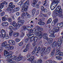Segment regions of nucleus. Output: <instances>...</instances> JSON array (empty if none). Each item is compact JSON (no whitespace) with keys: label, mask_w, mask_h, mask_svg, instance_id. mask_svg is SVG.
Instances as JSON below:
<instances>
[{"label":"nucleus","mask_w":63,"mask_h":63,"mask_svg":"<svg viewBox=\"0 0 63 63\" xmlns=\"http://www.w3.org/2000/svg\"><path fill=\"white\" fill-rule=\"evenodd\" d=\"M59 47H56V52L58 53L57 55H58L60 56H63V52H60L61 50H59Z\"/></svg>","instance_id":"10"},{"label":"nucleus","mask_w":63,"mask_h":63,"mask_svg":"<svg viewBox=\"0 0 63 63\" xmlns=\"http://www.w3.org/2000/svg\"><path fill=\"white\" fill-rule=\"evenodd\" d=\"M29 0H27V1L25 3V5H26L25 6H23V8H22V12H24L26 11V9L28 8V5L29 4Z\"/></svg>","instance_id":"4"},{"label":"nucleus","mask_w":63,"mask_h":63,"mask_svg":"<svg viewBox=\"0 0 63 63\" xmlns=\"http://www.w3.org/2000/svg\"><path fill=\"white\" fill-rule=\"evenodd\" d=\"M13 46H11V47H5V48H7L8 50H12L13 49Z\"/></svg>","instance_id":"34"},{"label":"nucleus","mask_w":63,"mask_h":63,"mask_svg":"<svg viewBox=\"0 0 63 63\" xmlns=\"http://www.w3.org/2000/svg\"><path fill=\"white\" fill-rule=\"evenodd\" d=\"M53 32H58L59 31V28H58L56 27H53V29L52 30H51Z\"/></svg>","instance_id":"16"},{"label":"nucleus","mask_w":63,"mask_h":63,"mask_svg":"<svg viewBox=\"0 0 63 63\" xmlns=\"http://www.w3.org/2000/svg\"><path fill=\"white\" fill-rule=\"evenodd\" d=\"M36 4V1L35 0H33V3H32V6L34 7L35 6V5Z\"/></svg>","instance_id":"28"},{"label":"nucleus","mask_w":63,"mask_h":63,"mask_svg":"<svg viewBox=\"0 0 63 63\" xmlns=\"http://www.w3.org/2000/svg\"><path fill=\"white\" fill-rule=\"evenodd\" d=\"M51 22V19L50 18H49L48 20L47 21V24H49Z\"/></svg>","instance_id":"36"},{"label":"nucleus","mask_w":63,"mask_h":63,"mask_svg":"<svg viewBox=\"0 0 63 63\" xmlns=\"http://www.w3.org/2000/svg\"><path fill=\"white\" fill-rule=\"evenodd\" d=\"M8 62L9 63H15V62L12 61L11 59H9L8 60Z\"/></svg>","instance_id":"33"},{"label":"nucleus","mask_w":63,"mask_h":63,"mask_svg":"<svg viewBox=\"0 0 63 63\" xmlns=\"http://www.w3.org/2000/svg\"><path fill=\"white\" fill-rule=\"evenodd\" d=\"M19 57H16V56H13L12 57H11V58H12V59L14 60H17L18 61H20L22 60V58H23V57L21 56L20 54L19 55Z\"/></svg>","instance_id":"6"},{"label":"nucleus","mask_w":63,"mask_h":63,"mask_svg":"<svg viewBox=\"0 0 63 63\" xmlns=\"http://www.w3.org/2000/svg\"><path fill=\"white\" fill-rule=\"evenodd\" d=\"M55 58H56L58 60H61L62 59V58L61 57L59 56L55 57Z\"/></svg>","instance_id":"41"},{"label":"nucleus","mask_w":63,"mask_h":63,"mask_svg":"<svg viewBox=\"0 0 63 63\" xmlns=\"http://www.w3.org/2000/svg\"><path fill=\"white\" fill-rule=\"evenodd\" d=\"M29 33L30 34H31L32 33V32H35L37 31L36 30V29L35 28H34V29H33V31L31 30V31H29Z\"/></svg>","instance_id":"27"},{"label":"nucleus","mask_w":63,"mask_h":63,"mask_svg":"<svg viewBox=\"0 0 63 63\" xmlns=\"http://www.w3.org/2000/svg\"><path fill=\"white\" fill-rule=\"evenodd\" d=\"M3 52H4V56L7 57V59L11 58V57L12 56V55H11L12 54V52L9 51V52H8L7 51L5 50Z\"/></svg>","instance_id":"3"},{"label":"nucleus","mask_w":63,"mask_h":63,"mask_svg":"<svg viewBox=\"0 0 63 63\" xmlns=\"http://www.w3.org/2000/svg\"><path fill=\"white\" fill-rule=\"evenodd\" d=\"M28 48H25V49L24 50H23V52H25L27 51H28Z\"/></svg>","instance_id":"50"},{"label":"nucleus","mask_w":63,"mask_h":63,"mask_svg":"<svg viewBox=\"0 0 63 63\" xmlns=\"http://www.w3.org/2000/svg\"><path fill=\"white\" fill-rule=\"evenodd\" d=\"M42 63V60H39L37 61V63Z\"/></svg>","instance_id":"47"},{"label":"nucleus","mask_w":63,"mask_h":63,"mask_svg":"<svg viewBox=\"0 0 63 63\" xmlns=\"http://www.w3.org/2000/svg\"><path fill=\"white\" fill-rule=\"evenodd\" d=\"M18 24L19 25V24H17L15 22H13V24H12V25H13V26L15 27V26H16L17 25H18Z\"/></svg>","instance_id":"42"},{"label":"nucleus","mask_w":63,"mask_h":63,"mask_svg":"<svg viewBox=\"0 0 63 63\" xmlns=\"http://www.w3.org/2000/svg\"><path fill=\"white\" fill-rule=\"evenodd\" d=\"M43 38L46 40L47 41V42L49 44H51L53 41V39L52 38H49V39L48 38V37H47V34H44L43 35Z\"/></svg>","instance_id":"5"},{"label":"nucleus","mask_w":63,"mask_h":63,"mask_svg":"<svg viewBox=\"0 0 63 63\" xmlns=\"http://www.w3.org/2000/svg\"><path fill=\"white\" fill-rule=\"evenodd\" d=\"M58 21V20H57V19H55V20H54V21H53L51 23V26H54L55 24L57 23Z\"/></svg>","instance_id":"18"},{"label":"nucleus","mask_w":63,"mask_h":63,"mask_svg":"<svg viewBox=\"0 0 63 63\" xmlns=\"http://www.w3.org/2000/svg\"><path fill=\"white\" fill-rule=\"evenodd\" d=\"M15 27H16V29H18L19 28V27H20V25L18 24L17 25H16Z\"/></svg>","instance_id":"49"},{"label":"nucleus","mask_w":63,"mask_h":63,"mask_svg":"<svg viewBox=\"0 0 63 63\" xmlns=\"http://www.w3.org/2000/svg\"><path fill=\"white\" fill-rule=\"evenodd\" d=\"M38 23V24L39 25H44L45 24V23L44 22H39Z\"/></svg>","instance_id":"35"},{"label":"nucleus","mask_w":63,"mask_h":63,"mask_svg":"<svg viewBox=\"0 0 63 63\" xmlns=\"http://www.w3.org/2000/svg\"><path fill=\"white\" fill-rule=\"evenodd\" d=\"M7 20L9 22H11V18H9V19H8Z\"/></svg>","instance_id":"64"},{"label":"nucleus","mask_w":63,"mask_h":63,"mask_svg":"<svg viewBox=\"0 0 63 63\" xmlns=\"http://www.w3.org/2000/svg\"><path fill=\"white\" fill-rule=\"evenodd\" d=\"M23 44V43L22 42H20V43L19 44V46H22Z\"/></svg>","instance_id":"59"},{"label":"nucleus","mask_w":63,"mask_h":63,"mask_svg":"<svg viewBox=\"0 0 63 63\" xmlns=\"http://www.w3.org/2000/svg\"><path fill=\"white\" fill-rule=\"evenodd\" d=\"M9 29L10 30H12L13 29V27L12 26H10L9 27Z\"/></svg>","instance_id":"57"},{"label":"nucleus","mask_w":63,"mask_h":63,"mask_svg":"<svg viewBox=\"0 0 63 63\" xmlns=\"http://www.w3.org/2000/svg\"><path fill=\"white\" fill-rule=\"evenodd\" d=\"M5 14V13L4 12H2V13H1V16H4V15Z\"/></svg>","instance_id":"60"},{"label":"nucleus","mask_w":63,"mask_h":63,"mask_svg":"<svg viewBox=\"0 0 63 63\" xmlns=\"http://www.w3.org/2000/svg\"><path fill=\"white\" fill-rule=\"evenodd\" d=\"M52 61L51 60H49L47 61L46 62H45V63H52Z\"/></svg>","instance_id":"44"},{"label":"nucleus","mask_w":63,"mask_h":63,"mask_svg":"<svg viewBox=\"0 0 63 63\" xmlns=\"http://www.w3.org/2000/svg\"><path fill=\"white\" fill-rule=\"evenodd\" d=\"M25 41L26 42H27L28 41V38H26V37H25Z\"/></svg>","instance_id":"52"},{"label":"nucleus","mask_w":63,"mask_h":63,"mask_svg":"<svg viewBox=\"0 0 63 63\" xmlns=\"http://www.w3.org/2000/svg\"><path fill=\"white\" fill-rule=\"evenodd\" d=\"M62 38H61V37H59V38L58 39V41H57V42L56 41H54L53 42L51 46H52V47L54 48H53L52 52H51V53H54L55 50V48L56 47L57 45H58V46H60L61 44V43H62Z\"/></svg>","instance_id":"2"},{"label":"nucleus","mask_w":63,"mask_h":63,"mask_svg":"<svg viewBox=\"0 0 63 63\" xmlns=\"http://www.w3.org/2000/svg\"><path fill=\"white\" fill-rule=\"evenodd\" d=\"M36 9L35 8H34L32 10V17H34V15L35 14V13H36Z\"/></svg>","instance_id":"23"},{"label":"nucleus","mask_w":63,"mask_h":63,"mask_svg":"<svg viewBox=\"0 0 63 63\" xmlns=\"http://www.w3.org/2000/svg\"><path fill=\"white\" fill-rule=\"evenodd\" d=\"M45 15H44V14H43L40 13V15H39V16L40 17H44V16Z\"/></svg>","instance_id":"46"},{"label":"nucleus","mask_w":63,"mask_h":63,"mask_svg":"<svg viewBox=\"0 0 63 63\" xmlns=\"http://www.w3.org/2000/svg\"><path fill=\"white\" fill-rule=\"evenodd\" d=\"M53 32V31H52L51 30V29H49V33L50 34H51L52 33H54L55 32Z\"/></svg>","instance_id":"40"},{"label":"nucleus","mask_w":63,"mask_h":63,"mask_svg":"<svg viewBox=\"0 0 63 63\" xmlns=\"http://www.w3.org/2000/svg\"><path fill=\"white\" fill-rule=\"evenodd\" d=\"M5 1H4L2 3H1L0 4V9L2 8L3 7H4V5L5 4Z\"/></svg>","instance_id":"25"},{"label":"nucleus","mask_w":63,"mask_h":63,"mask_svg":"<svg viewBox=\"0 0 63 63\" xmlns=\"http://www.w3.org/2000/svg\"><path fill=\"white\" fill-rule=\"evenodd\" d=\"M57 27H59V28H62L63 26V22H61L60 23H57Z\"/></svg>","instance_id":"20"},{"label":"nucleus","mask_w":63,"mask_h":63,"mask_svg":"<svg viewBox=\"0 0 63 63\" xmlns=\"http://www.w3.org/2000/svg\"><path fill=\"white\" fill-rule=\"evenodd\" d=\"M5 46V47H11V46H10V44H7L6 45H5V46Z\"/></svg>","instance_id":"53"},{"label":"nucleus","mask_w":63,"mask_h":63,"mask_svg":"<svg viewBox=\"0 0 63 63\" xmlns=\"http://www.w3.org/2000/svg\"><path fill=\"white\" fill-rule=\"evenodd\" d=\"M30 44H28L26 46V48H28L29 47H30Z\"/></svg>","instance_id":"55"},{"label":"nucleus","mask_w":63,"mask_h":63,"mask_svg":"<svg viewBox=\"0 0 63 63\" xmlns=\"http://www.w3.org/2000/svg\"><path fill=\"white\" fill-rule=\"evenodd\" d=\"M28 30L29 31H33V30H32V28L30 27H29V28H28Z\"/></svg>","instance_id":"51"},{"label":"nucleus","mask_w":63,"mask_h":63,"mask_svg":"<svg viewBox=\"0 0 63 63\" xmlns=\"http://www.w3.org/2000/svg\"><path fill=\"white\" fill-rule=\"evenodd\" d=\"M19 9H20L19 8V7H17L14 8L13 10V11L14 12H16L19 11Z\"/></svg>","instance_id":"26"},{"label":"nucleus","mask_w":63,"mask_h":63,"mask_svg":"<svg viewBox=\"0 0 63 63\" xmlns=\"http://www.w3.org/2000/svg\"><path fill=\"white\" fill-rule=\"evenodd\" d=\"M9 7L7 9V11H12L13 8H14L15 7V6L13 4V2H11L9 3Z\"/></svg>","instance_id":"7"},{"label":"nucleus","mask_w":63,"mask_h":63,"mask_svg":"<svg viewBox=\"0 0 63 63\" xmlns=\"http://www.w3.org/2000/svg\"><path fill=\"white\" fill-rule=\"evenodd\" d=\"M7 42H4L2 43V44H1V47H0V52L2 51L3 50V47H4L5 46L7 45Z\"/></svg>","instance_id":"12"},{"label":"nucleus","mask_w":63,"mask_h":63,"mask_svg":"<svg viewBox=\"0 0 63 63\" xmlns=\"http://www.w3.org/2000/svg\"><path fill=\"white\" fill-rule=\"evenodd\" d=\"M1 34H5V31L4 30L2 29L1 31Z\"/></svg>","instance_id":"37"},{"label":"nucleus","mask_w":63,"mask_h":63,"mask_svg":"<svg viewBox=\"0 0 63 63\" xmlns=\"http://www.w3.org/2000/svg\"><path fill=\"white\" fill-rule=\"evenodd\" d=\"M46 47H41L40 48V47H38V48H37V52L36 53H38V52L40 51H44L46 50Z\"/></svg>","instance_id":"11"},{"label":"nucleus","mask_w":63,"mask_h":63,"mask_svg":"<svg viewBox=\"0 0 63 63\" xmlns=\"http://www.w3.org/2000/svg\"><path fill=\"white\" fill-rule=\"evenodd\" d=\"M36 48L33 50V51L32 52V55H34L35 54V52H36Z\"/></svg>","instance_id":"39"},{"label":"nucleus","mask_w":63,"mask_h":63,"mask_svg":"<svg viewBox=\"0 0 63 63\" xmlns=\"http://www.w3.org/2000/svg\"><path fill=\"white\" fill-rule=\"evenodd\" d=\"M24 20H21L20 21H18L17 23H18V24H20V25H21V26H22L23 25V23H24Z\"/></svg>","instance_id":"21"},{"label":"nucleus","mask_w":63,"mask_h":63,"mask_svg":"<svg viewBox=\"0 0 63 63\" xmlns=\"http://www.w3.org/2000/svg\"><path fill=\"white\" fill-rule=\"evenodd\" d=\"M40 8L41 9V10H45V9H46L44 8V7L43 6H41V7H40Z\"/></svg>","instance_id":"63"},{"label":"nucleus","mask_w":63,"mask_h":63,"mask_svg":"<svg viewBox=\"0 0 63 63\" xmlns=\"http://www.w3.org/2000/svg\"><path fill=\"white\" fill-rule=\"evenodd\" d=\"M24 15H25V16H27L28 18L30 17V15L29 14H28L27 12H26V13H23V14H22V17H24Z\"/></svg>","instance_id":"17"},{"label":"nucleus","mask_w":63,"mask_h":63,"mask_svg":"<svg viewBox=\"0 0 63 63\" xmlns=\"http://www.w3.org/2000/svg\"><path fill=\"white\" fill-rule=\"evenodd\" d=\"M58 2H52L50 6V8L51 10H53L55 9V8L57 6V3Z\"/></svg>","instance_id":"8"},{"label":"nucleus","mask_w":63,"mask_h":63,"mask_svg":"<svg viewBox=\"0 0 63 63\" xmlns=\"http://www.w3.org/2000/svg\"><path fill=\"white\" fill-rule=\"evenodd\" d=\"M24 36V33L23 32H21V34L20 35V37H23Z\"/></svg>","instance_id":"45"},{"label":"nucleus","mask_w":63,"mask_h":63,"mask_svg":"<svg viewBox=\"0 0 63 63\" xmlns=\"http://www.w3.org/2000/svg\"><path fill=\"white\" fill-rule=\"evenodd\" d=\"M8 23L7 22H4L3 23V25L4 26H6L8 25Z\"/></svg>","instance_id":"38"},{"label":"nucleus","mask_w":63,"mask_h":63,"mask_svg":"<svg viewBox=\"0 0 63 63\" xmlns=\"http://www.w3.org/2000/svg\"><path fill=\"white\" fill-rule=\"evenodd\" d=\"M8 19V16L7 15L5 16L2 17V20L5 21H6Z\"/></svg>","instance_id":"22"},{"label":"nucleus","mask_w":63,"mask_h":63,"mask_svg":"<svg viewBox=\"0 0 63 63\" xmlns=\"http://www.w3.org/2000/svg\"><path fill=\"white\" fill-rule=\"evenodd\" d=\"M47 3V2H46V0L44 1V4H43V5L45 6L46 8H47L49 7V6H48L47 4H46V3Z\"/></svg>","instance_id":"31"},{"label":"nucleus","mask_w":63,"mask_h":63,"mask_svg":"<svg viewBox=\"0 0 63 63\" xmlns=\"http://www.w3.org/2000/svg\"><path fill=\"white\" fill-rule=\"evenodd\" d=\"M27 36H28V38H29V39L30 38V37H34V34H27Z\"/></svg>","instance_id":"30"},{"label":"nucleus","mask_w":63,"mask_h":63,"mask_svg":"<svg viewBox=\"0 0 63 63\" xmlns=\"http://www.w3.org/2000/svg\"><path fill=\"white\" fill-rule=\"evenodd\" d=\"M51 50V47H49L48 48L46 49V52H44V54H46V53L48 54L50 52V50Z\"/></svg>","instance_id":"19"},{"label":"nucleus","mask_w":63,"mask_h":63,"mask_svg":"<svg viewBox=\"0 0 63 63\" xmlns=\"http://www.w3.org/2000/svg\"><path fill=\"white\" fill-rule=\"evenodd\" d=\"M42 10V11L44 12H47V9H44V10Z\"/></svg>","instance_id":"61"},{"label":"nucleus","mask_w":63,"mask_h":63,"mask_svg":"<svg viewBox=\"0 0 63 63\" xmlns=\"http://www.w3.org/2000/svg\"><path fill=\"white\" fill-rule=\"evenodd\" d=\"M13 35H14V36L16 37H17L18 36V35H19V33L17 32H14L13 33V31H12L11 30L9 31V35L10 36H12L13 34Z\"/></svg>","instance_id":"9"},{"label":"nucleus","mask_w":63,"mask_h":63,"mask_svg":"<svg viewBox=\"0 0 63 63\" xmlns=\"http://www.w3.org/2000/svg\"><path fill=\"white\" fill-rule=\"evenodd\" d=\"M61 6H58L55 9L56 10L54 12V14L53 15V17L54 18H56V16H57L61 18H63V15L62 14V9H61Z\"/></svg>","instance_id":"1"},{"label":"nucleus","mask_w":63,"mask_h":63,"mask_svg":"<svg viewBox=\"0 0 63 63\" xmlns=\"http://www.w3.org/2000/svg\"><path fill=\"white\" fill-rule=\"evenodd\" d=\"M31 41H33V39L35 38V37H34V36H31Z\"/></svg>","instance_id":"58"},{"label":"nucleus","mask_w":63,"mask_h":63,"mask_svg":"<svg viewBox=\"0 0 63 63\" xmlns=\"http://www.w3.org/2000/svg\"><path fill=\"white\" fill-rule=\"evenodd\" d=\"M1 36H2V37L3 38H5V39H8L9 38L8 34H2Z\"/></svg>","instance_id":"14"},{"label":"nucleus","mask_w":63,"mask_h":63,"mask_svg":"<svg viewBox=\"0 0 63 63\" xmlns=\"http://www.w3.org/2000/svg\"><path fill=\"white\" fill-rule=\"evenodd\" d=\"M30 55H31V54H30V53L27 54V58H29V57H30Z\"/></svg>","instance_id":"62"},{"label":"nucleus","mask_w":63,"mask_h":63,"mask_svg":"<svg viewBox=\"0 0 63 63\" xmlns=\"http://www.w3.org/2000/svg\"><path fill=\"white\" fill-rule=\"evenodd\" d=\"M34 56H32V57H31L30 59H29V61H31V63H36V61L34 60Z\"/></svg>","instance_id":"13"},{"label":"nucleus","mask_w":63,"mask_h":63,"mask_svg":"<svg viewBox=\"0 0 63 63\" xmlns=\"http://www.w3.org/2000/svg\"><path fill=\"white\" fill-rule=\"evenodd\" d=\"M23 30H24V31L26 30V26H23Z\"/></svg>","instance_id":"54"},{"label":"nucleus","mask_w":63,"mask_h":63,"mask_svg":"<svg viewBox=\"0 0 63 63\" xmlns=\"http://www.w3.org/2000/svg\"><path fill=\"white\" fill-rule=\"evenodd\" d=\"M15 41H16V42H18L20 41V39L19 38L15 39Z\"/></svg>","instance_id":"56"},{"label":"nucleus","mask_w":63,"mask_h":63,"mask_svg":"<svg viewBox=\"0 0 63 63\" xmlns=\"http://www.w3.org/2000/svg\"><path fill=\"white\" fill-rule=\"evenodd\" d=\"M45 34H47H47L46 33H45L43 34L42 35H39L38 36V37H37V38H38L39 39H41V38H42V37H43V35Z\"/></svg>","instance_id":"32"},{"label":"nucleus","mask_w":63,"mask_h":63,"mask_svg":"<svg viewBox=\"0 0 63 63\" xmlns=\"http://www.w3.org/2000/svg\"><path fill=\"white\" fill-rule=\"evenodd\" d=\"M36 28V32H40V31L43 30V28H42L40 27L39 26H37L35 27Z\"/></svg>","instance_id":"15"},{"label":"nucleus","mask_w":63,"mask_h":63,"mask_svg":"<svg viewBox=\"0 0 63 63\" xmlns=\"http://www.w3.org/2000/svg\"><path fill=\"white\" fill-rule=\"evenodd\" d=\"M38 38H37V37L35 36V38H33V40L35 42H36L37 41V39H38Z\"/></svg>","instance_id":"48"},{"label":"nucleus","mask_w":63,"mask_h":63,"mask_svg":"<svg viewBox=\"0 0 63 63\" xmlns=\"http://www.w3.org/2000/svg\"><path fill=\"white\" fill-rule=\"evenodd\" d=\"M8 42L9 43V44L12 45H14L15 44V42L14 41L11 40H9V41H8Z\"/></svg>","instance_id":"24"},{"label":"nucleus","mask_w":63,"mask_h":63,"mask_svg":"<svg viewBox=\"0 0 63 63\" xmlns=\"http://www.w3.org/2000/svg\"><path fill=\"white\" fill-rule=\"evenodd\" d=\"M36 32H36V35L37 36L40 35L42 36V35H41V34L42 33V32H41L38 31Z\"/></svg>","instance_id":"29"},{"label":"nucleus","mask_w":63,"mask_h":63,"mask_svg":"<svg viewBox=\"0 0 63 63\" xmlns=\"http://www.w3.org/2000/svg\"><path fill=\"white\" fill-rule=\"evenodd\" d=\"M49 36V37L54 38L55 37V36L54 35V34L53 33H52Z\"/></svg>","instance_id":"43"}]
</instances>
